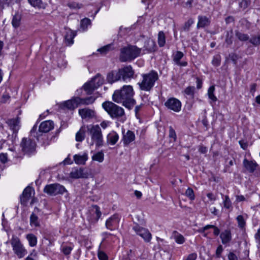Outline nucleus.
I'll return each instance as SVG.
<instances>
[{
  "label": "nucleus",
  "instance_id": "1",
  "mask_svg": "<svg viewBox=\"0 0 260 260\" xmlns=\"http://www.w3.org/2000/svg\"><path fill=\"white\" fill-rule=\"evenodd\" d=\"M134 92L133 88L131 85H124L119 90L115 91L113 95V100L117 103H122L128 109H131L136 104L133 99Z\"/></svg>",
  "mask_w": 260,
  "mask_h": 260
},
{
  "label": "nucleus",
  "instance_id": "2",
  "mask_svg": "<svg viewBox=\"0 0 260 260\" xmlns=\"http://www.w3.org/2000/svg\"><path fill=\"white\" fill-rule=\"evenodd\" d=\"M143 79L138 83L140 89L149 91L154 86L155 82L158 79V74L154 71H151L147 74L142 75Z\"/></svg>",
  "mask_w": 260,
  "mask_h": 260
},
{
  "label": "nucleus",
  "instance_id": "3",
  "mask_svg": "<svg viewBox=\"0 0 260 260\" xmlns=\"http://www.w3.org/2000/svg\"><path fill=\"white\" fill-rule=\"evenodd\" d=\"M87 129L91 136L92 140L90 146H93L95 143L96 147H100L103 145L104 140L101 129L100 126L96 125H88Z\"/></svg>",
  "mask_w": 260,
  "mask_h": 260
},
{
  "label": "nucleus",
  "instance_id": "4",
  "mask_svg": "<svg viewBox=\"0 0 260 260\" xmlns=\"http://www.w3.org/2000/svg\"><path fill=\"white\" fill-rule=\"evenodd\" d=\"M141 49L135 46H129L121 49L120 59L122 62L131 61L138 57Z\"/></svg>",
  "mask_w": 260,
  "mask_h": 260
},
{
  "label": "nucleus",
  "instance_id": "5",
  "mask_svg": "<svg viewBox=\"0 0 260 260\" xmlns=\"http://www.w3.org/2000/svg\"><path fill=\"white\" fill-rule=\"evenodd\" d=\"M102 107L112 118H122L125 114L124 109L111 102H105Z\"/></svg>",
  "mask_w": 260,
  "mask_h": 260
},
{
  "label": "nucleus",
  "instance_id": "6",
  "mask_svg": "<svg viewBox=\"0 0 260 260\" xmlns=\"http://www.w3.org/2000/svg\"><path fill=\"white\" fill-rule=\"evenodd\" d=\"M14 253L21 258L23 257L27 253V250L21 243L20 239L16 236L13 235L10 241Z\"/></svg>",
  "mask_w": 260,
  "mask_h": 260
},
{
  "label": "nucleus",
  "instance_id": "7",
  "mask_svg": "<svg viewBox=\"0 0 260 260\" xmlns=\"http://www.w3.org/2000/svg\"><path fill=\"white\" fill-rule=\"evenodd\" d=\"M44 191L50 196H56L58 194H62L67 191L63 185L55 183L46 185Z\"/></svg>",
  "mask_w": 260,
  "mask_h": 260
},
{
  "label": "nucleus",
  "instance_id": "8",
  "mask_svg": "<svg viewBox=\"0 0 260 260\" xmlns=\"http://www.w3.org/2000/svg\"><path fill=\"white\" fill-rule=\"evenodd\" d=\"M133 230L135 231L136 234L141 237L145 242L150 243L152 236L150 231L145 228L140 226L139 224H136L133 227Z\"/></svg>",
  "mask_w": 260,
  "mask_h": 260
},
{
  "label": "nucleus",
  "instance_id": "9",
  "mask_svg": "<svg viewBox=\"0 0 260 260\" xmlns=\"http://www.w3.org/2000/svg\"><path fill=\"white\" fill-rule=\"evenodd\" d=\"M20 146L25 153L30 154L36 150V144L35 141L29 138H23L22 139Z\"/></svg>",
  "mask_w": 260,
  "mask_h": 260
},
{
  "label": "nucleus",
  "instance_id": "10",
  "mask_svg": "<svg viewBox=\"0 0 260 260\" xmlns=\"http://www.w3.org/2000/svg\"><path fill=\"white\" fill-rule=\"evenodd\" d=\"M121 79L123 81H129L134 77V70L131 66H127L118 70Z\"/></svg>",
  "mask_w": 260,
  "mask_h": 260
},
{
  "label": "nucleus",
  "instance_id": "11",
  "mask_svg": "<svg viewBox=\"0 0 260 260\" xmlns=\"http://www.w3.org/2000/svg\"><path fill=\"white\" fill-rule=\"evenodd\" d=\"M165 106L169 110L178 112L181 109V103L176 98H171L165 103Z\"/></svg>",
  "mask_w": 260,
  "mask_h": 260
},
{
  "label": "nucleus",
  "instance_id": "12",
  "mask_svg": "<svg viewBox=\"0 0 260 260\" xmlns=\"http://www.w3.org/2000/svg\"><path fill=\"white\" fill-rule=\"evenodd\" d=\"M120 217L117 214H114L109 217L106 221L107 229L113 231L118 227Z\"/></svg>",
  "mask_w": 260,
  "mask_h": 260
},
{
  "label": "nucleus",
  "instance_id": "13",
  "mask_svg": "<svg viewBox=\"0 0 260 260\" xmlns=\"http://www.w3.org/2000/svg\"><path fill=\"white\" fill-rule=\"evenodd\" d=\"M243 165L246 171L250 173H253L258 167V165L255 160H249L246 158L243 159Z\"/></svg>",
  "mask_w": 260,
  "mask_h": 260
},
{
  "label": "nucleus",
  "instance_id": "14",
  "mask_svg": "<svg viewBox=\"0 0 260 260\" xmlns=\"http://www.w3.org/2000/svg\"><path fill=\"white\" fill-rule=\"evenodd\" d=\"M87 173L84 172L83 168H74L70 173V177L74 179H78L80 178H87Z\"/></svg>",
  "mask_w": 260,
  "mask_h": 260
},
{
  "label": "nucleus",
  "instance_id": "15",
  "mask_svg": "<svg viewBox=\"0 0 260 260\" xmlns=\"http://www.w3.org/2000/svg\"><path fill=\"white\" fill-rule=\"evenodd\" d=\"M54 127L53 122L51 120H46L42 122L39 126V132L46 133Z\"/></svg>",
  "mask_w": 260,
  "mask_h": 260
},
{
  "label": "nucleus",
  "instance_id": "16",
  "mask_svg": "<svg viewBox=\"0 0 260 260\" xmlns=\"http://www.w3.org/2000/svg\"><path fill=\"white\" fill-rule=\"evenodd\" d=\"M76 34L70 28H66V32L64 35V42L69 46L74 43V38Z\"/></svg>",
  "mask_w": 260,
  "mask_h": 260
},
{
  "label": "nucleus",
  "instance_id": "17",
  "mask_svg": "<svg viewBox=\"0 0 260 260\" xmlns=\"http://www.w3.org/2000/svg\"><path fill=\"white\" fill-rule=\"evenodd\" d=\"M32 191V189L30 187L27 186L24 189L20 197V201L22 204H26L31 196Z\"/></svg>",
  "mask_w": 260,
  "mask_h": 260
},
{
  "label": "nucleus",
  "instance_id": "18",
  "mask_svg": "<svg viewBox=\"0 0 260 260\" xmlns=\"http://www.w3.org/2000/svg\"><path fill=\"white\" fill-rule=\"evenodd\" d=\"M135 139V135L133 132L128 130L125 134H124L123 132L122 141L124 145H127L129 144L131 142L134 141Z\"/></svg>",
  "mask_w": 260,
  "mask_h": 260
},
{
  "label": "nucleus",
  "instance_id": "19",
  "mask_svg": "<svg viewBox=\"0 0 260 260\" xmlns=\"http://www.w3.org/2000/svg\"><path fill=\"white\" fill-rule=\"evenodd\" d=\"M6 122L14 133L17 132L20 127V120L18 118L9 119Z\"/></svg>",
  "mask_w": 260,
  "mask_h": 260
},
{
  "label": "nucleus",
  "instance_id": "20",
  "mask_svg": "<svg viewBox=\"0 0 260 260\" xmlns=\"http://www.w3.org/2000/svg\"><path fill=\"white\" fill-rule=\"evenodd\" d=\"M121 79L119 71H112L108 74L107 80L110 83L116 82Z\"/></svg>",
  "mask_w": 260,
  "mask_h": 260
},
{
  "label": "nucleus",
  "instance_id": "21",
  "mask_svg": "<svg viewBox=\"0 0 260 260\" xmlns=\"http://www.w3.org/2000/svg\"><path fill=\"white\" fill-rule=\"evenodd\" d=\"M78 99L79 97L73 98L71 100L65 102L63 104L64 106L69 109H74L80 105Z\"/></svg>",
  "mask_w": 260,
  "mask_h": 260
},
{
  "label": "nucleus",
  "instance_id": "22",
  "mask_svg": "<svg viewBox=\"0 0 260 260\" xmlns=\"http://www.w3.org/2000/svg\"><path fill=\"white\" fill-rule=\"evenodd\" d=\"M90 212V214L93 216V220L95 222L98 221V220L102 215V213L100 211V208L97 205H92L91 207Z\"/></svg>",
  "mask_w": 260,
  "mask_h": 260
},
{
  "label": "nucleus",
  "instance_id": "23",
  "mask_svg": "<svg viewBox=\"0 0 260 260\" xmlns=\"http://www.w3.org/2000/svg\"><path fill=\"white\" fill-rule=\"evenodd\" d=\"M88 159V155L86 153L83 154H75L74 156L75 162L77 165H84Z\"/></svg>",
  "mask_w": 260,
  "mask_h": 260
},
{
  "label": "nucleus",
  "instance_id": "24",
  "mask_svg": "<svg viewBox=\"0 0 260 260\" xmlns=\"http://www.w3.org/2000/svg\"><path fill=\"white\" fill-rule=\"evenodd\" d=\"M79 114L82 118H91L94 116V111L88 108L79 109Z\"/></svg>",
  "mask_w": 260,
  "mask_h": 260
},
{
  "label": "nucleus",
  "instance_id": "25",
  "mask_svg": "<svg viewBox=\"0 0 260 260\" xmlns=\"http://www.w3.org/2000/svg\"><path fill=\"white\" fill-rule=\"evenodd\" d=\"M210 23V19L206 16H199L197 27L198 28H203L208 26Z\"/></svg>",
  "mask_w": 260,
  "mask_h": 260
},
{
  "label": "nucleus",
  "instance_id": "26",
  "mask_svg": "<svg viewBox=\"0 0 260 260\" xmlns=\"http://www.w3.org/2000/svg\"><path fill=\"white\" fill-rule=\"evenodd\" d=\"M221 242L223 244H226L232 240L231 232L229 230H225L223 231L220 235Z\"/></svg>",
  "mask_w": 260,
  "mask_h": 260
},
{
  "label": "nucleus",
  "instance_id": "27",
  "mask_svg": "<svg viewBox=\"0 0 260 260\" xmlns=\"http://www.w3.org/2000/svg\"><path fill=\"white\" fill-rule=\"evenodd\" d=\"M21 19L22 16L18 13H16L13 16L11 23L14 28L16 29L21 25Z\"/></svg>",
  "mask_w": 260,
  "mask_h": 260
},
{
  "label": "nucleus",
  "instance_id": "28",
  "mask_svg": "<svg viewBox=\"0 0 260 260\" xmlns=\"http://www.w3.org/2000/svg\"><path fill=\"white\" fill-rule=\"evenodd\" d=\"M107 142L112 145H115L119 139V136L115 132L110 133L107 137Z\"/></svg>",
  "mask_w": 260,
  "mask_h": 260
},
{
  "label": "nucleus",
  "instance_id": "29",
  "mask_svg": "<svg viewBox=\"0 0 260 260\" xmlns=\"http://www.w3.org/2000/svg\"><path fill=\"white\" fill-rule=\"evenodd\" d=\"M209 229H214V235L215 236H218L220 233V230L216 226L214 225L208 224L205 226L203 228H200L198 230V232L200 233H203L206 230Z\"/></svg>",
  "mask_w": 260,
  "mask_h": 260
},
{
  "label": "nucleus",
  "instance_id": "30",
  "mask_svg": "<svg viewBox=\"0 0 260 260\" xmlns=\"http://www.w3.org/2000/svg\"><path fill=\"white\" fill-rule=\"evenodd\" d=\"M172 237L175 242L178 244H182L185 241V239L183 236L176 231L173 232Z\"/></svg>",
  "mask_w": 260,
  "mask_h": 260
},
{
  "label": "nucleus",
  "instance_id": "31",
  "mask_svg": "<svg viewBox=\"0 0 260 260\" xmlns=\"http://www.w3.org/2000/svg\"><path fill=\"white\" fill-rule=\"evenodd\" d=\"M91 81L94 84L95 88H97L104 83V79L100 74H97L91 80Z\"/></svg>",
  "mask_w": 260,
  "mask_h": 260
},
{
  "label": "nucleus",
  "instance_id": "32",
  "mask_svg": "<svg viewBox=\"0 0 260 260\" xmlns=\"http://www.w3.org/2000/svg\"><path fill=\"white\" fill-rule=\"evenodd\" d=\"M144 48L148 52H152L154 51L155 48V42L152 40H147L145 44Z\"/></svg>",
  "mask_w": 260,
  "mask_h": 260
},
{
  "label": "nucleus",
  "instance_id": "33",
  "mask_svg": "<svg viewBox=\"0 0 260 260\" xmlns=\"http://www.w3.org/2000/svg\"><path fill=\"white\" fill-rule=\"evenodd\" d=\"M26 238L30 247H35L37 244V238L33 234H28L26 235Z\"/></svg>",
  "mask_w": 260,
  "mask_h": 260
},
{
  "label": "nucleus",
  "instance_id": "34",
  "mask_svg": "<svg viewBox=\"0 0 260 260\" xmlns=\"http://www.w3.org/2000/svg\"><path fill=\"white\" fill-rule=\"evenodd\" d=\"M83 88L87 94H91L96 89L94 84L91 81L84 84Z\"/></svg>",
  "mask_w": 260,
  "mask_h": 260
},
{
  "label": "nucleus",
  "instance_id": "35",
  "mask_svg": "<svg viewBox=\"0 0 260 260\" xmlns=\"http://www.w3.org/2000/svg\"><path fill=\"white\" fill-rule=\"evenodd\" d=\"M95 100V98L93 96H90L86 98H79L78 100L79 101L80 105H89L92 104Z\"/></svg>",
  "mask_w": 260,
  "mask_h": 260
},
{
  "label": "nucleus",
  "instance_id": "36",
  "mask_svg": "<svg viewBox=\"0 0 260 260\" xmlns=\"http://www.w3.org/2000/svg\"><path fill=\"white\" fill-rule=\"evenodd\" d=\"M223 204L224 208L231 211L233 209L232 202L228 196H225L223 198Z\"/></svg>",
  "mask_w": 260,
  "mask_h": 260
},
{
  "label": "nucleus",
  "instance_id": "37",
  "mask_svg": "<svg viewBox=\"0 0 260 260\" xmlns=\"http://www.w3.org/2000/svg\"><path fill=\"white\" fill-rule=\"evenodd\" d=\"M90 24L91 22L89 19L87 18H84L81 21L80 29H82V31H84L87 30L88 26L90 25Z\"/></svg>",
  "mask_w": 260,
  "mask_h": 260
},
{
  "label": "nucleus",
  "instance_id": "38",
  "mask_svg": "<svg viewBox=\"0 0 260 260\" xmlns=\"http://www.w3.org/2000/svg\"><path fill=\"white\" fill-rule=\"evenodd\" d=\"M158 44L159 47H162L166 43V37L163 31H160L158 34Z\"/></svg>",
  "mask_w": 260,
  "mask_h": 260
},
{
  "label": "nucleus",
  "instance_id": "39",
  "mask_svg": "<svg viewBox=\"0 0 260 260\" xmlns=\"http://www.w3.org/2000/svg\"><path fill=\"white\" fill-rule=\"evenodd\" d=\"M30 225L31 226L34 227H37L40 225V223L38 220V217L34 213H32L30 215Z\"/></svg>",
  "mask_w": 260,
  "mask_h": 260
},
{
  "label": "nucleus",
  "instance_id": "40",
  "mask_svg": "<svg viewBox=\"0 0 260 260\" xmlns=\"http://www.w3.org/2000/svg\"><path fill=\"white\" fill-rule=\"evenodd\" d=\"M92 159L93 160L102 162L103 161L104 159V154L102 151L98 152L92 155Z\"/></svg>",
  "mask_w": 260,
  "mask_h": 260
},
{
  "label": "nucleus",
  "instance_id": "41",
  "mask_svg": "<svg viewBox=\"0 0 260 260\" xmlns=\"http://www.w3.org/2000/svg\"><path fill=\"white\" fill-rule=\"evenodd\" d=\"M215 88L214 86H211L208 90V95L209 98L212 102H216L217 100L216 96L214 95Z\"/></svg>",
  "mask_w": 260,
  "mask_h": 260
},
{
  "label": "nucleus",
  "instance_id": "42",
  "mask_svg": "<svg viewBox=\"0 0 260 260\" xmlns=\"http://www.w3.org/2000/svg\"><path fill=\"white\" fill-rule=\"evenodd\" d=\"M73 249V245L68 246L67 245H62L60 248L61 252L66 255H69L71 253Z\"/></svg>",
  "mask_w": 260,
  "mask_h": 260
},
{
  "label": "nucleus",
  "instance_id": "43",
  "mask_svg": "<svg viewBox=\"0 0 260 260\" xmlns=\"http://www.w3.org/2000/svg\"><path fill=\"white\" fill-rule=\"evenodd\" d=\"M85 131L82 127L76 134V141L77 142H82L85 139Z\"/></svg>",
  "mask_w": 260,
  "mask_h": 260
},
{
  "label": "nucleus",
  "instance_id": "44",
  "mask_svg": "<svg viewBox=\"0 0 260 260\" xmlns=\"http://www.w3.org/2000/svg\"><path fill=\"white\" fill-rule=\"evenodd\" d=\"M29 3L34 7L38 8H44V5L42 0H28Z\"/></svg>",
  "mask_w": 260,
  "mask_h": 260
},
{
  "label": "nucleus",
  "instance_id": "45",
  "mask_svg": "<svg viewBox=\"0 0 260 260\" xmlns=\"http://www.w3.org/2000/svg\"><path fill=\"white\" fill-rule=\"evenodd\" d=\"M249 42L255 46L260 45V35L252 36L249 39Z\"/></svg>",
  "mask_w": 260,
  "mask_h": 260
},
{
  "label": "nucleus",
  "instance_id": "46",
  "mask_svg": "<svg viewBox=\"0 0 260 260\" xmlns=\"http://www.w3.org/2000/svg\"><path fill=\"white\" fill-rule=\"evenodd\" d=\"M236 220L238 222V226L240 228L243 229V228H244L246 224V221L245 218H244L243 215H238L236 218Z\"/></svg>",
  "mask_w": 260,
  "mask_h": 260
},
{
  "label": "nucleus",
  "instance_id": "47",
  "mask_svg": "<svg viewBox=\"0 0 260 260\" xmlns=\"http://www.w3.org/2000/svg\"><path fill=\"white\" fill-rule=\"evenodd\" d=\"M195 88L194 86H188L184 91V93L191 98L193 97Z\"/></svg>",
  "mask_w": 260,
  "mask_h": 260
},
{
  "label": "nucleus",
  "instance_id": "48",
  "mask_svg": "<svg viewBox=\"0 0 260 260\" xmlns=\"http://www.w3.org/2000/svg\"><path fill=\"white\" fill-rule=\"evenodd\" d=\"M236 36L241 41H246L249 39V36L248 35L239 31L236 32Z\"/></svg>",
  "mask_w": 260,
  "mask_h": 260
},
{
  "label": "nucleus",
  "instance_id": "49",
  "mask_svg": "<svg viewBox=\"0 0 260 260\" xmlns=\"http://www.w3.org/2000/svg\"><path fill=\"white\" fill-rule=\"evenodd\" d=\"M24 260H38L37 252L33 250Z\"/></svg>",
  "mask_w": 260,
  "mask_h": 260
},
{
  "label": "nucleus",
  "instance_id": "50",
  "mask_svg": "<svg viewBox=\"0 0 260 260\" xmlns=\"http://www.w3.org/2000/svg\"><path fill=\"white\" fill-rule=\"evenodd\" d=\"M111 44L106 45L101 48L98 49V51L100 52L102 55L106 54L111 49Z\"/></svg>",
  "mask_w": 260,
  "mask_h": 260
},
{
  "label": "nucleus",
  "instance_id": "51",
  "mask_svg": "<svg viewBox=\"0 0 260 260\" xmlns=\"http://www.w3.org/2000/svg\"><path fill=\"white\" fill-rule=\"evenodd\" d=\"M183 53L181 51H178L174 54L173 60L176 63L177 62H179V61L183 57Z\"/></svg>",
  "mask_w": 260,
  "mask_h": 260
},
{
  "label": "nucleus",
  "instance_id": "52",
  "mask_svg": "<svg viewBox=\"0 0 260 260\" xmlns=\"http://www.w3.org/2000/svg\"><path fill=\"white\" fill-rule=\"evenodd\" d=\"M251 1L250 0H242L239 4V7L243 9H245L247 8L250 4Z\"/></svg>",
  "mask_w": 260,
  "mask_h": 260
},
{
  "label": "nucleus",
  "instance_id": "53",
  "mask_svg": "<svg viewBox=\"0 0 260 260\" xmlns=\"http://www.w3.org/2000/svg\"><path fill=\"white\" fill-rule=\"evenodd\" d=\"M221 62V57L219 55H215L213 57L212 61V64L216 67L219 66Z\"/></svg>",
  "mask_w": 260,
  "mask_h": 260
},
{
  "label": "nucleus",
  "instance_id": "54",
  "mask_svg": "<svg viewBox=\"0 0 260 260\" xmlns=\"http://www.w3.org/2000/svg\"><path fill=\"white\" fill-rule=\"evenodd\" d=\"M186 196L189 198L191 200L194 199V192L191 188H188L185 191Z\"/></svg>",
  "mask_w": 260,
  "mask_h": 260
},
{
  "label": "nucleus",
  "instance_id": "55",
  "mask_svg": "<svg viewBox=\"0 0 260 260\" xmlns=\"http://www.w3.org/2000/svg\"><path fill=\"white\" fill-rule=\"evenodd\" d=\"M194 23V20L190 18L186 22L183 26V30L184 31H188L190 27Z\"/></svg>",
  "mask_w": 260,
  "mask_h": 260
},
{
  "label": "nucleus",
  "instance_id": "56",
  "mask_svg": "<svg viewBox=\"0 0 260 260\" xmlns=\"http://www.w3.org/2000/svg\"><path fill=\"white\" fill-rule=\"evenodd\" d=\"M169 137L173 139L174 141L176 140L177 136L175 130L172 126L169 127Z\"/></svg>",
  "mask_w": 260,
  "mask_h": 260
},
{
  "label": "nucleus",
  "instance_id": "57",
  "mask_svg": "<svg viewBox=\"0 0 260 260\" xmlns=\"http://www.w3.org/2000/svg\"><path fill=\"white\" fill-rule=\"evenodd\" d=\"M68 6L71 8L73 9H80L82 7V5L76 2H72L69 3Z\"/></svg>",
  "mask_w": 260,
  "mask_h": 260
},
{
  "label": "nucleus",
  "instance_id": "58",
  "mask_svg": "<svg viewBox=\"0 0 260 260\" xmlns=\"http://www.w3.org/2000/svg\"><path fill=\"white\" fill-rule=\"evenodd\" d=\"M98 257L100 260H108L107 254L103 251H99L98 252Z\"/></svg>",
  "mask_w": 260,
  "mask_h": 260
},
{
  "label": "nucleus",
  "instance_id": "59",
  "mask_svg": "<svg viewBox=\"0 0 260 260\" xmlns=\"http://www.w3.org/2000/svg\"><path fill=\"white\" fill-rule=\"evenodd\" d=\"M0 160L2 162L5 164L8 161V155L7 153L0 154Z\"/></svg>",
  "mask_w": 260,
  "mask_h": 260
},
{
  "label": "nucleus",
  "instance_id": "60",
  "mask_svg": "<svg viewBox=\"0 0 260 260\" xmlns=\"http://www.w3.org/2000/svg\"><path fill=\"white\" fill-rule=\"evenodd\" d=\"M197 257V254L195 253L189 254L185 260H196Z\"/></svg>",
  "mask_w": 260,
  "mask_h": 260
},
{
  "label": "nucleus",
  "instance_id": "61",
  "mask_svg": "<svg viewBox=\"0 0 260 260\" xmlns=\"http://www.w3.org/2000/svg\"><path fill=\"white\" fill-rule=\"evenodd\" d=\"M229 260H238L237 256L233 252H230L228 255Z\"/></svg>",
  "mask_w": 260,
  "mask_h": 260
},
{
  "label": "nucleus",
  "instance_id": "62",
  "mask_svg": "<svg viewBox=\"0 0 260 260\" xmlns=\"http://www.w3.org/2000/svg\"><path fill=\"white\" fill-rule=\"evenodd\" d=\"M109 124L110 122L103 121L101 123L100 125L103 129H105L109 125Z\"/></svg>",
  "mask_w": 260,
  "mask_h": 260
},
{
  "label": "nucleus",
  "instance_id": "63",
  "mask_svg": "<svg viewBox=\"0 0 260 260\" xmlns=\"http://www.w3.org/2000/svg\"><path fill=\"white\" fill-rule=\"evenodd\" d=\"M207 196L210 201H215L216 200L215 196H214L213 193L211 192L208 193L207 194Z\"/></svg>",
  "mask_w": 260,
  "mask_h": 260
},
{
  "label": "nucleus",
  "instance_id": "64",
  "mask_svg": "<svg viewBox=\"0 0 260 260\" xmlns=\"http://www.w3.org/2000/svg\"><path fill=\"white\" fill-rule=\"evenodd\" d=\"M192 0H188L183 5L185 8H191L192 7Z\"/></svg>",
  "mask_w": 260,
  "mask_h": 260
}]
</instances>
